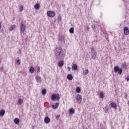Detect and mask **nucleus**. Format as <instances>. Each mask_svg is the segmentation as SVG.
Wrapping results in <instances>:
<instances>
[{
	"label": "nucleus",
	"mask_w": 129,
	"mask_h": 129,
	"mask_svg": "<svg viewBox=\"0 0 129 129\" xmlns=\"http://www.w3.org/2000/svg\"><path fill=\"white\" fill-rule=\"evenodd\" d=\"M5 113H6V110L4 109H2L0 111V116H4L5 115Z\"/></svg>",
	"instance_id": "4468645a"
},
{
	"label": "nucleus",
	"mask_w": 129,
	"mask_h": 129,
	"mask_svg": "<svg viewBox=\"0 0 129 129\" xmlns=\"http://www.w3.org/2000/svg\"><path fill=\"white\" fill-rule=\"evenodd\" d=\"M69 32L71 34H74V28L72 27L70 29Z\"/></svg>",
	"instance_id": "393cba45"
},
{
	"label": "nucleus",
	"mask_w": 129,
	"mask_h": 129,
	"mask_svg": "<svg viewBox=\"0 0 129 129\" xmlns=\"http://www.w3.org/2000/svg\"><path fill=\"white\" fill-rule=\"evenodd\" d=\"M54 52L56 59H61L65 57V55H66V52L64 51L63 48L61 47H56L54 49Z\"/></svg>",
	"instance_id": "f257e3e1"
},
{
	"label": "nucleus",
	"mask_w": 129,
	"mask_h": 129,
	"mask_svg": "<svg viewBox=\"0 0 129 129\" xmlns=\"http://www.w3.org/2000/svg\"><path fill=\"white\" fill-rule=\"evenodd\" d=\"M85 129H88V128H87V127H86Z\"/></svg>",
	"instance_id": "a18cd8bd"
},
{
	"label": "nucleus",
	"mask_w": 129,
	"mask_h": 129,
	"mask_svg": "<svg viewBox=\"0 0 129 129\" xmlns=\"http://www.w3.org/2000/svg\"><path fill=\"white\" fill-rule=\"evenodd\" d=\"M87 30L89 31V27L88 26L87 27Z\"/></svg>",
	"instance_id": "a19ab883"
},
{
	"label": "nucleus",
	"mask_w": 129,
	"mask_h": 129,
	"mask_svg": "<svg viewBox=\"0 0 129 129\" xmlns=\"http://www.w3.org/2000/svg\"><path fill=\"white\" fill-rule=\"evenodd\" d=\"M4 70V67H2L1 68H0V71L1 72H3V71Z\"/></svg>",
	"instance_id": "c9c22d12"
},
{
	"label": "nucleus",
	"mask_w": 129,
	"mask_h": 129,
	"mask_svg": "<svg viewBox=\"0 0 129 129\" xmlns=\"http://www.w3.org/2000/svg\"><path fill=\"white\" fill-rule=\"evenodd\" d=\"M51 119H50V118L49 117H45L44 118V122L45 123H49L50 122Z\"/></svg>",
	"instance_id": "9b49d317"
},
{
	"label": "nucleus",
	"mask_w": 129,
	"mask_h": 129,
	"mask_svg": "<svg viewBox=\"0 0 129 129\" xmlns=\"http://www.w3.org/2000/svg\"><path fill=\"white\" fill-rule=\"evenodd\" d=\"M14 122L16 124H19L20 123V119L18 118H15L14 119Z\"/></svg>",
	"instance_id": "aec40b11"
},
{
	"label": "nucleus",
	"mask_w": 129,
	"mask_h": 129,
	"mask_svg": "<svg viewBox=\"0 0 129 129\" xmlns=\"http://www.w3.org/2000/svg\"><path fill=\"white\" fill-rule=\"evenodd\" d=\"M20 31H21V33H23V34H24V33H25V31H26V25H25V24L23 22H21V24L20 25Z\"/></svg>",
	"instance_id": "20e7f679"
},
{
	"label": "nucleus",
	"mask_w": 129,
	"mask_h": 129,
	"mask_svg": "<svg viewBox=\"0 0 129 129\" xmlns=\"http://www.w3.org/2000/svg\"><path fill=\"white\" fill-rule=\"evenodd\" d=\"M128 105H129V101H128Z\"/></svg>",
	"instance_id": "c03bdc74"
},
{
	"label": "nucleus",
	"mask_w": 129,
	"mask_h": 129,
	"mask_svg": "<svg viewBox=\"0 0 129 129\" xmlns=\"http://www.w3.org/2000/svg\"><path fill=\"white\" fill-rule=\"evenodd\" d=\"M104 111H105V113H107L108 112V109H107L106 107L103 108Z\"/></svg>",
	"instance_id": "7c9ffc66"
},
{
	"label": "nucleus",
	"mask_w": 129,
	"mask_h": 129,
	"mask_svg": "<svg viewBox=\"0 0 129 129\" xmlns=\"http://www.w3.org/2000/svg\"><path fill=\"white\" fill-rule=\"evenodd\" d=\"M35 79L37 82H39V83H41V77L39 76H36L35 77Z\"/></svg>",
	"instance_id": "ddd939ff"
},
{
	"label": "nucleus",
	"mask_w": 129,
	"mask_h": 129,
	"mask_svg": "<svg viewBox=\"0 0 129 129\" xmlns=\"http://www.w3.org/2000/svg\"><path fill=\"white\" fill-rule=\"evenodd\" d=\"M70 114H74L75 113V109L74 108H72L69 110Z\"/></svg>",
	"instance_id": "f3484780"
},
{
	"label": "nucleus",
	"mask_w": 129,
	"mask_h": 129,
	"mask_svg": "<svg viewBox=\"0 0 129 129\" xmlns=\"http://www.w3.org/2000/svg\"><path fill=\"white\" fill-rule=\"evenodd\" d=\"M29 72L31 74H33V73L35 72V68H34L33 67H31L29 69Z\"/></svg>",
	"instance_id": "2eb2a0df"
},
{
	"label": "nucleus",
	"mask_w": 129,
	"mask_h": 129,
	"mask_svg": "<svg viewBox=\"0 0 129 129\" xmlns=\"http://www.w3.org/2000/svg\"><path fill=\"white\" fill-rule=\"evenodd\" d=\"M92 28H93V29H94V28H95V26L92 25Z\"/></svg>",
	"instance_id": "37998d69"
},
{
	"label": "nucleus",
	"mask_w": 129,
	"mask_h": 129,
	"mask_svg": "<svg viewBox=\"0 0 129 129\" xmlns=\"http://www.w3.org/2000/svg\"><path fill=\"white\" fill-rule=\"evenodd\" d=\"M104 97V95H103V92H100V98H103Z\"/></svg>",
	"instance_id": "c85d7f7f"
},
{
	"label": "nucleus",
	"mask_w": 129,
	"mask_h": 129,
	"mask_svg": "<svg viewBox=\"0 0 129 129\" xmlns=\"http://www.w3.org/2000/svg\"><path fill=\"white\" fill-rule=\"evenodd\" d=\"M78 68V66L76 63H74L72 66V69L74 71H76V70H77Z\"/></svg>",
	"instance_id": "1a4fd4ad"
},
{
	"label": "nucleus",
	"mask_w": 129,
	"mask_h": 129,
	"mask_svg": "<svg viewBox=\"0 0 129 129\" xmlns=\"http://www.w3.org/2000/svg\"><path fill=\"white\" fill-rule=\"evenodd\" d=\"M125 79L126 80V81H127V82H128V81H129V76H128Z\"/></svg>",
	"instance_id": "4c0bfd02"
},
{
	"label": "nucleus",
	"mask_w": 129,
	"mask_h": 129,
	"mask_svg": "<svg viewBox=\"0 0 129 129\" xmlns=\"http://www.w3.org/2000/svg\"><path fill=\"white\" fill-rule=\"evenodd\" d=\"M19 10H20V12H23V11H24V6H23L22 5H21L20 6V7L19 8Z\"/></svg>",
	"instance_id": "cd10ccee"
},
{
	"label": "nucleus",
	"mask_w": 129,
	"mask_h": 129,
	"mask_svg": "<svg viewBox=\"0 0 129 129\" xmlns=\"http://www.w3.org/2000/svg\"><path fill=\"white\" fill-rule=\"evenodd\" d=\"M76 100L79 104H80L82 101V96L81 95H80L79 94H78L76 96Z\"/></svg>",
	"instance_id": "39448f33"
},
{
	"label": "nucleus",
	"mask_w": 129,
	"mask_h": 129,
	"mask_svg": "<svg viewBox=\"0 0 129 129\" xmlns=\"http://www.w3.org/2000/svg\"><path fill=\"white\" fill-rule=\"evenodd\" d=\"M122 67L124 69H125L126 68V63H122Z\"/></svg>",
	"instance_id": "c756f323"
},
{
	"label": "nucleus",
	"mask_w": 129,
	"mask_h": 129,
	"mask_svg": "<svg viewBox=\"0 0 129 129\" xmlns=\"http://www.w3.org/2000/svg\"><path fill=\"white\" fill-rule=\"evenodd\" d=\"M55 118L56 119H57V120H58V119H59V118H60V115L59 114H57L55 116Z\"/></svg>",
	"instance_id": "2f4dec72"
},
{
	"label": "nucleus",
	"mask_w": 129,
	"mask_h": 129,
	"mask_svg": "<svg viewBox=\"0 0 129 129\" xmlns=\"http://www.w3.org/2000/svg\"><path fill=\"white\" fill-rule=\"evenodd\" d=\"M41 93L42 95H46V93H47V90H46V89H43L41 91Z\"/></svg>",
	"instance_id": "4be33fe9"
},
{
	"label": "nucleus",
	"mask_w": 129,
	"mask_h": 129,
	"mask_svg": "<svg viewBox=\"0 0 129 129\" xmlns=\"http://www.w3.org/2000/svg\"><path fill=\"white\" fill-rule=\"evenodd\" d=\"M83 74H84V75H87V74L89 73V71L88 70V69H87L86 70H84V69H83Z\"/></svg>",
	"instance_id": "6ab92c4d"
},
{
	"label": "nucleus",
	"mask_w": 129,
	"mask_h": 129,
	"mask_svg": "<svg viewBox=\"0 0 129 129\" xmlns=\"http://www.w3.org/2000/svg\"><path fill=\"white\" fill-rule=\"evenodd\" d=\"M76 90L77 93H80V92H81V89L79 87H77Z\"/></svg>",
	"instance_id": "b1692460"
},
{
	"label": "nucleus",
	"mask_w": 129,
	"mask_h": 129,
	"mask_svg": "<svg viewBox=\"0 0 129 129\" xmlns=\"http://www.w3.org/2000/svg\"><path fill=\"white\" fill-rule=\"evenodd\" d=\"M67 78L69 80L71 81L73 79V76L71 74H69L67 76Z\"/></svg>",
	"instance_id": "dca6fc26"
},
{
	"label": "nucleus",
	"mask_w": 129,
	"mask_h": 129,
	"mask_svg": "<svg viewBox=\"0 0 129 129\" xmlns=\"http://www.w3.org/2000/svg\"><path fill=\"white\" fill-rule=\"evenodd\" d=\"M124 98L126 99L127 98V94L126 93L125 94Z\"/></svg>",
	"instance_id": "58836bf2"
},
{
	"label": "nucleus",
	"mask_w": 129,
	"mask_h": 129,
	"mask_svg": "<svg viewBox=\"0 0 129 129\" xmlns=\"http://www.w3.org/2000/svg\"><path fill=\"white\" fill-rule=\"evenodd\" d=\"M23 102H23V100L21 98H20L18 99V103H19V104H20L21 105L23 103Z\"/></svg>",
	"instance_id": "bb28decb"
},
{
	"label": "nucleus",
	"mask_w": 129,
	"mask_h": 129,
	"mask_svg": "<svg viewBox=\"0 0 129 129\" xmlns=\"http://www.w3.org/2000/svg\"><path fill=\"white\" fill-rule=\"evenodd\" d=\"M59 41L60 42H64V36H60L58 38Z\"/></svg>",
	"instance_id": "a878e982"
},
{
	"label": "nucleus",
	"mask_w": 129,
	"mask_h": 129,
	"mask_svg": "<svg viewBox=\"0 0 129 129\" xmlns=\"http://www.w3.org/2000/svg\"><path fill=\"white\" fill-rule=\"evenodd\" d=\"M17 62V63H18V65H20V64H21V60L20 59H18Z\"/></svg>",
	"instance_id": "72a5a7b5"
},
{
	"label": "nucleus",
	"mask_w": 129,
	"mask_h": 129,
	"mask_svg": "<svg viewBox=\"0 0 129 129\" xmlns=\"http://www.w3.org/2000/svg\"><path fill=\"white\" fill-rule=\"evenodd\" d=\"M58 106H59V103H55L54 104H53L52 105V107L53 109H56L58 108Z\"/></svg>",
	"instance_id": "9d476101"
},
{
	"label": "nucleus",
	"mask_w": 129,
	"mask_h": 129,
	"mask_svg": "<svg viewBox=\"0 0 129 129\" xmlns=\"http://www.w3.org/2000/svg\"><path fill=\"white\" fill-rule=\"evenodd\" d=\"M96 55H97V54L96 53V52H95V51L92 53V57H91L92 59H95V58H96Z\"/></svg>",
	"instance_id": "f8f14e48"
},
{
	"label": "nucleus",
	"mask_w": 129,
	"mask_h": 129,
	"mask_svg": "<svg viewBox=\"0 0 129 129\" xmlns=\"http://www.w3.org/2000/svg\"><path fill=\"white\" fill-rule=\"evenodd\" d=\"M1 29H2V24L1 23V22H0V30Z\"/></svg>",
	"instance_id": "79ce46f5"
},
{
	"label": "nucleus",
	"mask_w": 129,
	"mask_h": 129,
	"mask_svg": "<svg viewBox=\"0 0 129 129\" xmlns=\"http://www.w3.org/2000/svg\"><path fill=\"white\" fill-rule=\"evenodd\" d=\"M91 53H93V52H95L94 51V47H91Z\"/></svg>",
	"instance_id": "473e14b6"
},
{
	"label": "nucleus",
	"mask_w": 129,
	"mask_h": 129,
	"mask_svg": "<svg viewBox=\"0 0 129 129\" xmlns=\"http://www.w3.org/2000/svg\"><path fill=\"white\" fill-rule=\"evenodd\" d=\"M123 33H124V35H128V34H129V29H128V27H125L124 28Z\"/></svg>",
	"instance_id": "6e6552de"
},
{
	"label": "nucleus",
	"mask_w": 129,
	"mask_h": 129,
	"mask_svg": "<svg viewBox=\"0 0 129 129\" xmlns=\"http://www.w3.org/2000/svg\"><path fill=\"white\" fill-rule=\"evenodd\" d=\"M109 106L110 107H113V108H114V109H116L117 108V104L115 102H110V103L109 104Z\"/></svg>",
	"instance_id": "0eeeda50"
},
{
	"label": "nucleus",
	"mask_w": 129,
	"mask_h": 129,
	"mask_svg": "<svg viewBox=\"0 0 129 129\" xmlns=\"http://www.w3.org/2000/svg\"><path fill=\"white\" fill-rule=\"evenodd\" d=\"M34 9H35V10H39V9H40V4H36L34 6Z\"/></svg>",
	"instance_id": "5701e85b"
},
{
	"label": "nucleus",
	"mask_w": 129,
	"mask_h": 129,
	"mask_svg": "<svg viewBox=\"0 0 129 129\" xmlns=\"http://www.w3.org/2000/svg\"><path fill=\"white\" fill-rule=\"evenodd\" d=\"M22 52V50L21 49H19V51L17 52L18 54H20Z\"/></svg>",
	"instance_id": "e433bc0d"
},
{
	"label": "nucleus",
	"mask_w": 129,
	"mask_h": 129,
	"mask_svg": "<svg viewBox=\"0 0 129 129\" xmlns=\"http://www.w3.org/2000/svg\"><path fill=\"white\" fill-rule=\"evenodd\" d=\"M40 71H41V69L40 68V67H38L37 68V73H39Z\"/></svg>",
	"instance_id": "f704fd0d"
},
{
	"label": "nucleus",
	"mask_w": 129,
	"mask_h": 129,
	"mask_svg": "<svg viewBox=\"0 0 129 129\" xmlns=\"http://www.w3.org/2000/svg\"><path fill=\"white\" fill-rule=\"evenodd\" d=\"M47 14L49 18H54L55 17V12L53 11H47Z\"/></svg>",
	"instance_id": "423d86ee"
},
{
	"label": "nucleus",
	"mask_w": 129,
	"mask_h": 129,
	"mask_svg": "<svg viewBox=\"0 0 129 129\" xmlns=\"http://www.w3.org/2000/svg\"><path fill=\"white\" fill-rule=\"evenodd\" d=\"M16 27L17 26L16 25H12L11 27H10L9 30L10 31H14V30H15V29H16Z\"/></svg>",
	"instance_id": "a211bd4d"
},
{
	"label": "nucleus",
	"mask_w": 129,
	"mask_h": 129,
	"mask_svg": "<svg viewBox=\"0 0 129 129\" xmlns=\"http://www.w3.org/2000/svg\"><path fill=\"white\" fill-rule=\"evenodd\" d=\"M68 70H69V71H70V70H71V68H70V67H68Z\"/></svg>",
	"instance_id": "ea45409f"
},
{
	"label": "nucleus",
	"mask_w": 129,
	"mask_h": 129,
	"mask_svg": "<svg viewBox=\"0 0 129 129\" xmlns=\"http://www.w3.org/2000/svg\"><path fill=\"white\" fill-rule=\"evenodd\" d=\"M114 72L115 73H117L119 75H121V73H122V69L119 68L118 66H115L114 67Z\"/></svg>",
	"instance_id": "f03ea898"
},
{
	"label": "nucleus",
	"mask_w": 129,
	"mask_h": 129,
	"mask_svg": "<svg viewBox=\"0 0 129 129\" xmlns=\"http://www.w3.org/2000/svg\"><path fill=\"white\" fill-rule=\"evenodd\" d=\"M58 66L59 67H62V66L64 65V61L61 60L58 62Z\"/></svg>",
	"instance_id": "412c9836"
},
{
	"label": "nucleus",
	"mask_w": 129,
	"mask_h": 129,
	"mask_svg": "<svg viewBox=\"0 0 129 129\" xmlns=\"http://www.w3.org/2000/svg\"><path fill=\"white\" fill-rule=\"evenodd\" d=\"M59 99H60V95L59 94H53L51 95L52 100H59Z\"/></svg>",
	"instance_id": "7ed1b4c3"
}]
</instances>
